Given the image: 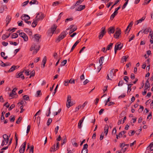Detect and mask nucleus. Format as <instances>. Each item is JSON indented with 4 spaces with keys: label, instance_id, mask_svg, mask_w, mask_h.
I'll return each mask as SVG.
<instances>
[{
    "label": "nucleus",
    "instance_id": "1",
    "mask_svg": "<svg viewBox=\"0 0 153 153\" xmlns=\"http://www.w3.org/2000/svg\"><path fill=\"white\" fill-rule=\"evenodd\" d=\"M40 48V46L38 43H33L31 46L30 51H33L32 53L33 54H36L38 52Z\"/></svg>",
    "mask_w": 153,
    "mask_h": 153
},
{
    "label": "nucleus",
    "instance_id": "2",
    "mask_svg": "<svg viewBox=\"0 0 153 153\" xmlns=\"http://www.w3.org/2000/svg\"><path fill=\"white\" fill-rule=\"evenodd\" d=\"M68 34V32L66 31H64L62 32L58 38L56 39V42H58L61 40L63 39Z\"/></svg>",
    "mask_w": 153,
    "mask_h": 153
},
{
    "label": "nucleus",
    "instance_id": "3",
    "mask_svg": "<svg viewBox=\"0 0 153 153\" xmlns=\"http://www.w3.org/2000/svg\"><path fill=\"white\" fill-rule=\"evenodd\" d=\"M45 17L44 14L42 12H38L36 13V16L35 19L38 22L42 20Z\"/></svg>",
    "mask_w": 153,
    "mask_h": 153
},
{
    "label": "nucleus",
    "instance_id": "4",
    "mask_svg": "<svg viewBox=\"0 0 153 153\" xmlns=\"http://www.w3.org/2000/svg\"><path fill=\"white\" fill-rule=\"evenodd\" d=\"M114 69L111 70L110 71L109 73V76L110 77H109V74H108L107 75V79L111 80V78H113V77L114 76H116V74H115L114 73Z\"/></svg>",
    "mask_w": 153,
    "mask_h": 153
},
{
    "label": "nucleus",
    "instance_id": "5",
    "mask_svg": "<svg viewBox=\"0 0 153 153\" xmlns=\"http://www.w3.org/2000/svg\"><path fill=\"white\" fill-rule=\"evenodd\" d=\"M55 145L54 144L52 147H51L50 149V151L51 152H55L57 150H58L59 147V142H57L56 143V148H55Z\"/></svg>",
    "mask_w": 153,
    "mask_h": 153
},
{
    "label": "nucleus",
    "instance_id": "6",
    "mask_svg": "<svg viewBox=\"0 0 153 153\" xmlns=\"http://www.w3.org/2000/svg\"><path fill=\"white\" fill-rule=\"evenodd\" d=\"M71 97L70 95L68 96L66 106L68 108H69L73 105L72 104L71 102Z\"/></svg>",
    "mask_w": 153,
    "mask_h": 153
},
{
    "label": "nucleus",
    "instance_id": "7",
    "mask_svg": "<svg viewBox=\"0 0 153 153\" xmlns=\"http://www.w3.org/2000/svg\"><path fill=\"white\" fill-rule=\"evenodd\" d=\"M102 30L99 33L98 38L99 39H101L104 35L105 34L106 32L105 31V27H103L102 28Z\"/></svg>",
    "mask_w": 153,
    "mask_h": 153
},
{
    "label": "nucleus",
    "instance_id": "8",
    "mask_svg": "<svg viewBox=\"0 0 153 153\" xmlns=\"http://www.w3.org/2000/svg\"><path fill=\"white\" fill-rule=\"evenodd\" d=\"M19 36L22 38L24 41L25 42H27L28 40V38L27 35L25 33L22 32L21 33L19 34Z\"/></svg>",
    "mask_w": 153,
    "mask_h": 153
},
{
    "label": "nucleus",
    "instance_id": "9",
    "mask_svg": "<svg viewBox=\"0 0 153 153\" xmlns=\"http://www.w3.org/2000/svg\"><path fill=\"white\" fill-rule=\"evenodd\" d=\"M26 146V142H24L21 146L19 152L20 153H23L25 151Z\"/></svg>",
    "mask_w": 153,
    "mask_h": 153
},
{
    "label": "nucleus",
    "instance_id": "10",
    "mask_svg": "<svg viewBox=\"0 0 153 153\" xmlns=\"http://www.w3.org/2000/svg\"><path fill=\"white\" fill-rule=\"evenodd\" d=\"M24 71L21 72L19 73H17L16 75V77L17 78L21 77L22 79H25V77L23 75V73L24 72Z\"/></svg>",
    "mask_w": 153,
    "mask_h": 153
},
{
    "label": "nucleus",
    "instance_id": "11",
    "mask_svg": "<svg viewBox=\"0 0 153 153\" xmlns=\"http://www.w3.org/2000/svg\"><path fill=\"white\" fill-rule=\"evenodd\" d=\"M117 29H118V30L116 31L114 35V37L116 39L118 38V37L119 36L121 33V30L120 29H118V28H117Z\"/></svg>",
    "mask_w": 153,
    "mask_h": 153
},
{
    "label": "nucleus",
    "instance_id": "12",
    "mask_svg": "<svg viewBox=\"0 0 153 153\" xmlns=\"http://www.w3.org/2000/svg\"><path fill=\"white\" fill-rule=\"evenodd\" d=\"M21 18L22 20H24L25 21L29 20L30 19V17L27 15L24 14L21 16Z\"/></svg>",
    "mask_w": 153,
    "mask_h": 153
},
{
    "label": "nucleus",
    "instance_id": "13",
    "mask_svg": "<svg viewBox=\"0 0 153 153\" xmlns=\"http://www.w3.org/2000/svg\"><path fill=\"white\" fill-rule=\"evenodd\" d=\"M123 47V44L119 43H117L115 46V48L118 49V50H120Z\"/></svg>",
    "mask_w": 153,
    "mask_h": 153
},
{
    "label": "nucleus",
    "instance_id": "14",
    "mask_svg": "<svg viewBox=\"0 0 153 153\" xmlns=\"http://www.w3.org/2000/svg\"><path fill=\"white\" fill-rule=\"evenodd\" d=\"M19 67V66L13 65L11 67L10 69L8 71V72H10L13 71L14 70Z\"/></svg>",
    "mask_w": 153,
    "mask_h": 153
},
{
    "label": "nucleus",
    "instance_id": "15",
    "mask_svg": "<svg viewBox=\"0 0 153 153\" xmlns=\"http://www.w3.org/2000/svg\"><path fill=\"white\" fill-rule=\"evenodd\" d=\"M115 31V28L114 27H110L108 29V33L109 34L113 33H114Z\"/></svg>",
    "mask_w": 153,
    "mask_h": 153
},
{
    "label": "nucleus",
    "instance_id": "16",
    "mask_svg": "<svg viewBox=\"0 0 153 153\" xmlns=\"http://www.w3.org/2000/svg\"><path fill=\"white\" fill-rule=\"evenodd\" d=\"M85 8V5H80L77 9H76V11H81Z\"/></svg>",
    "mask_w": 153,
    "mask_h": 153
},
{
    "label": "nucleus",
    "instance_id": "17",
    "mask_svg": "<svg viewBox=\"0 0 153 153\" xmlns=\"http://www.w3.org/2000/svg\"><path fill=\"white\" fill-rule=\"evenodd\" d=\"M11 19V17L10 16H7L6 19V26H7L8 24L10 23Z\"/></svg>",
    "mask_w": 153,
    "mask_h": 153
},
{
    "label": "nucleus",
    "instance_id": "18",
    "mask_svg": "<svg viewBox=\"0 0 153 153\" xmlns=\"http://www.w3.org/2000/svg\"><path fill=\"white\" fill-rule=\"evenodd\" d=\"M57 26L55 25H53L51 28V32L52 34L54 33V31L56 30Z\"/></svg>",
    "mask_w": 153,
    "mask_h": 153
},
{
    "label": "nucleus",
    "instance_id": "19",
    "mask_svg": "<svg viewBox=\"0 0 153 153\" xmlns=\"http://www.w3.org/2000/svg\"><path fill=\"white\" fill-rule=\"evenodd\" d=\"M150 88V83L148 81V79L146 81L145 85V90H147L148 88Z\"/></svg>",
    "mask_w": 153,
    "mask_h": 153
},
{
    "label": "nucleus",
    "instance_id": "20",
    "mask_svg": "<svg viewBox=\"0 0 153 153\" xmlns=\"http://www.w3.org/2000/svg\"><path fill=\"white\" fill-rule=\"evenodd\" d=\"M3 137L4 139L6 140V144H7L9 140V137L6 134H4L3 135Z\"/></svg>",
    "mask_w": 153,
    "mask_h": 153
},
{
    "label": "nucleus",
    "instance_id": "21",
    "mask_svg": "<svg viewBox=\"0 0 153 153\" xmlns=\"http://www.w3.org/2000/svg\"><path fill=\"white\" fill-rule=\"evenodd\" d=\"M24 31L26 33H28L29 35L32 34V32L31 30L28 28H26L24 29Z\"/></svg>",
    "mask_w": 153,
    "mask_h": 153
},
{
    "label": "nucleus",
    "instance_id": "22",
    "mask_svg": "<svg viewBox=\"0 0 153 153\" xmlns=\"http://www.w3.org/2000/svg\"><path fill=\"white\" fill-rule=\"evenodd\" d=\"M1 66L2 67H5L6 66H8L10 65H11V64L9 62H7L6 63H4L3 62L1 61Z\"/></svg>",
    "mask_w": 153,
    "mask_h": 153
},
{
    "label": "nucleus",
    "instance_id": "23",
    "mask_svg": "<svg viewBox=\"0 0 153 153\" xmlns=\"http://www.w3.org/2000/svg\"><path fill=\"white\" fill-rule=\"evenodd\" d=\"M40 38V36L39 34H36L34 35V38L36 41L37 42L39 41Z\"/></svg>",
    "mask_w": 153,
    "mask_h": 153
},
{
    "label": "nucleus",
    "instance_id": "24",
    "mask_svg": "<svg viewBox=\"0 0 153 153\" xmlns=\"http://www.w3.org/2000/svg\"><path fill=\"white\" fill-rule=\"evenodd\" d=\"M151 30L150 29V28L149 27H148L143 30V33H144L145 34H147L149 32L151 31Z\"/></svg>",
    "mask_w": 153,
    "mask_h": 153
},
{
    "label": "nucleus",
    "instance_id": "25",
    "mask_svg": "<svg viewBox=\"0 0 153 153\" xmlns=\"http://www.w3.org/2000/svg\"><path fill=\"white\" fill-rule=\"evenodd\" d=\"M145 18V16H143L141 19L137 20V23H136V25H138L139 23H141L144 20Z\"/></svg>",
    "mask_w": 153,
    "mask_h": 153
},
{
    "label": "nucleus",
    "instance_id": "26",
    "mask_svg": "<svg viewBox=\"0 0 153 153\" xmlns=\"http://www.w3.org/2000/svg\"><path fill=\"white\" fill-rule=\"evenodd\" d=\"M46 61H47V57L46 56H45L44 57V58L42 61V63H43V66L42 67V68H44L45 66V64L46 62Z\"/></svg>",
    "mask_w": 153,
    "mask_h": 153
},
{
    "label": "nucleus",
    "instance_id": "27",
    "mask_svg": "<svg viewBox=\"0 0 153 153\" xmlns=\"http://www.w3.org/2000/svg\"><path fill=\"white\" fill-rule=\"evenodd\" d=\"M38 22L35 19H33V22L32 24V26L33 27H35L37 25Z\"/></svg>",
    "mask_w": 153,
    "mask_h": 153
},
{
    "label": "nucleus",
    "instance_id": "28",
    "mask_svg": "<svg viewBox=\"0 0 153 153\" xmlns=\"http://www.w3.org/2000/svg\"><path fill=\"white\" fill-rule=\"evenodd\" d=\"M108 125H105L104 127V132L105 133V135H107L108 132Z\"/></svg>",
    "mask_w": 153,
    "mask_h": 153
},
{
    "label": "nucleus",
    "instance_id": "29",
    "mask_svg": "<svg viewBox=\"0 0 153 153\" xmlns=\"http://www.w3.org/2000/svg\"><path fill=\"white\" fill-rule=\"evenodd\" d=\"M131 27V26H130V25H129L127 27L125 31V33H128L130 31Z\"/></svg>",
    "mask_w": 153,
    "mask_h": 153
},
{
    "label": "nucleus",
    "instance_id": "30",
    "mask_svg": "<svg viewBox=\"0 0 153 153\" xmlns=\"http://www.w3.org/2000/svg\"><path fill=\"white\" fill-rule=\"evenodd\" d=\"M77 29L76 26H74V27L72 29H71L70 30V31L69 33V34H71L73 32L76 30Z\"/></svg>",
    "mask_w": 153,
    "mask_h": 153
},
{
    "label": "nucleus",
    "instance_id": "31",
    "mask_svg": "<svg viewBox=\"0 0 153 153\" xmlns=\"http://www.w3.org/2000/svg\"><path fill=\"white\" fill-rule=\"evenodd\" d=\"M29 4L31 5L32 4H38V1L36 0H33L31 1H30Z\"/></svg>",
    "mask_w": 153,
    "mask_h": 153
},
{
    "label": "nucleus",
    "instance_id": "32",
    "mask_svg": "<svg viewBox=\"0 0 153 153\" xmlns=\"http://www.w3.org/2000/svg\"><path fill=\"white\" fill-rule=\"evenodd\" d=\"M128 56H123L121 59V62L122 63L124 62H126V59L128 57Z\"/></svg>",
    "mask_w": 153,
    "mask_h": 153
},
{
    "label": "nucleus",
    "instance_id": "33",
    "mask_svg": "<svg viewBox=\"0 0 153 153\" xmlns=\"http://www.w3.org/2000/svg\"><path fill=\"white\" fill-rule=\"evenodd\" d=\"M104 56H101L100 58L99 63L101 65H102V64L104 60Z\"/></svg>",
    "mask_w": 153,
    "mask_h": 153
},
{
    "label": "nucleus",
    "instance_id": "34",
    "mask_svg": "<svg viewBox=\"0 0 153 153\" xmlns=\"http://www.w3.org/2000/svg\"><path fill=\"white\" fill-rule=\"evenodd\" d=\"M5 53L4 52H1V56L2 57H3L4 59H7L8 57L7 56L4 57V56L5 55Z\"/></svg>",
    "mask_w": 153,
    "mask_h": 153
},
{
    "label": "nucleus",
    "instance_id": "35",
    "mask_svg": "<svg viewBox=\"0 0 153 153\" xmlns=\"http://www.w3.org/2000/svg\"><path fill=\"white\" fill-rule=\"evenodd\" d=\"M78 44V42H76L72 47L70 52H72Z\"/></svg>",
    "mask_w": 153,
    "mask_h": 153
},
{
    "label": "nucleus",
    "instance_id": "36",
    "mask_svg": "<svg viewBox=\"0 0 153 153\" xmlns=\"http://www.w3.org/2000/svg\"><path fill=\"white\" fill-rule=\"evenodd\" d=\"M18 34L16 33H13L11 36V38L12 39H15L18 37Z\"/></svg>",
    "mask_w": 153,
    "mask_h": 153
},
{
    "label": "nucleus",
    "instance_id": "37",
    "mask_svg": "<svg viewBox=\"0 0 153 153\" xmlns=\"http://www.w3.org/2000/svg\"><path fill=\"white\" fill-rule=\"evenodd\" d=\"M113 43H110L109 45H108L107 47V50H110L112 47Z\"/></svg>",
    "mask_w": 153,
    "mask_h": 153
},
{
    "label": "nucleus",
    "instance_id": "38",
    "mask_svg": "<svg viewBox=\"0 0 153 153\" xmlns=\"http://www.w3.org/2000/svg\"><path fill=\"white\" fill-rule=\"evenodd\" d=\"M117 13L114 12L111 15L110 17V19L112 20L115 17V16L117 14Z\"/></svg>",
    "mask_w": 153,
    "mask_h": 153
},
{
    "label": "nucleus",
    "instance_id": "39",
    "mask_svg": "<svg viewBox=\"0 0 153 153\" xmlns=\"http://www.w3.org/2000/svg\"><path fill=\"white\" fill-rule=\"evenodd\" d=\"M135 133V131H129L128 134L129 136H132L134 135Z\"/></svg>",
    "mask_w": 153,
    "mask_h": 153
},
{
    "label": "nucleus",
    "instance_id": "40",
    "mask_svg": "<svg viewBox=\"0 0 153 153\" xmlns=\"http://www.w3.org/2000/svg\"><path fill=\"white\" fill-rule=\"evenodd\" d=\"M9 119H10V120L11 122H13L15 120V116H13V117H12V116H10Z\"/></svg>",
    "mask_w": 153,
    "mask_h": 153
},
{
    "label": "nucleus",
    "instance_id": "41",
    "mask_svg": "<svg viewBox=\"0 0 153 153\" xmlns=\"http://www.w3.org/2000/svg\"><path fill=\"white\" fill-rule=\"evenodd\" d=\"M24 99L25 100H29V97L28 95H25L23 96Z\"/></svg>",
    "mask_w": 153,
    "mask_h": 153
},
{
    "label": "nucleus",
    "instance_id": "42",
    "mask_svg": "<svg viewBox=\"0 0 153 153\" xmlns=\"http://www.w3.org/2000/svg\"><path fill=\"white\" fill-rule=\"evenodd\" d=\"M70 81L69 80L67 79L65 80L64 82V84L65 86H67L68 85V83H70Z\"/></svg>",
    "mask_w": 153,
    "mask_h": 153
},
{
    "label": "nucleus",
    "instance_id": "43",
    "mask_svg": "<svg viewBox=\"0 0 153 153\" xmlns=\"http://www.w3.org/2000/svg\"><path fill=\"white\" fill-rule=\"evenodd\" d=\"M82 120H79V122L78 123V128H82V123L83 122Z\"/></svg>",
    "mask_w": 153,
    "mask_h": 153
},
{
    "label": "nucleus",
    "instance_id": "44",
    "mask_svg": "<svg viewBox=\"0 0 153 153\" xmlns=\"http://www.w3.org/2000/svg\"><path fill=\"white\" fill-rule=\"evenodd\" d=\"M26 102L25 101H23V100L21 101L20 102H18L17 103L18 105L19 104H20V105H25L26 104Z\"/></svg>",
    "mask_w": 153,
    "mask_h": 153
},
{
    "label": "nucleus",
    "instance_id": "45",
    "mask_svg": "<svg viewBox=\"0 0 153 153\" xmlns=\"http://www.w3.org/2000/svg\"><path fill=\"white\" fill-rule=\"evenodd\" d=\"M67 62V60H64L62 62H61L60 65L61 66H63L65 65L66 63Z\"/></svg>",
    "mask_w": 153,
    "mask_h": 153
},
{
    "label": "nucleus",
    "instance_id": "46",
    "mask_svg": "<svg viewBox=\"0 0 153 153\" xmlns=\"http://www.w3.org/2000/svg\"><path fill=\"white\" fill-rule=\"evenodd\" d=\"M52 121V120L51 118H50L48 119V120L47 121V124L48 126H49L50 125V123H51Z\"/></svg>",
    "mask_w": 153,
    "mask_h": 153
},
{
    "label": "nucleus",
    "instance_id": "47",
    "mask_svg": "<svg viewBox=\"0 0 153 153\" xmlns=\"http://www.w3.org/2000/svg\"><path fill=\"white\" fill-rule=\"evenodd\" d=\"M30 76L29 78H31L32 76H34L35 75V71L34 70L32 71L30 73Z\"/></svg>",
    "mask_w": 153,
    "mask_h": 153
},
{
    "label": "nucleus",
    "instance_id": "48",
    "mask_svg": "<svg viewBox=\"0 0 153 153\" xmlns=\"http://www.w3.org/2000/svg\"><path fill=\"white\" fill-rule=\"evenodd\" d=\"M8 37H9V36H7V35H6L5 34H4L2 36L1 38L3 40H5L6 39H7Z\"/></svg>",
    "mask_w": 153,
    "mask_h": 153
},
{
    "label": "nucleus",
    "instance_id": "49",
    "mask_svg": "<svg viewBox=\"0 0 153 153\" xmlns=\"http://www.w3.org/2000/svg\"><path fill=\"white\" fill-rule=\"evenodd\" d=\"M83 1V0L82 1L81 0H79L77 1L75 4V5H76L77 6V5H78L79 4L81 3Z\"/></svg>",
    "mask_w": 153,
    "mask_h": 153
},
{
    "label": "nucleus",
    "instance_id": "50",
    "mask_svg": "<svg viewBox=\"0 0 153 153\" xmlns=\"http://www.w3.org/2000/svg\"><path fill=\"white\" fill-rule=\"evenodd\" d=\"M63 12H61L59 14L58 16V18L57 20V21L58 20H59L60 19L62 16L63 15Z\"/></svg>",
    "mask_w": 153,
    "mask_h": 153
},
{
    "label": "nucleus",
    "instance_id": "51",
    "mask_svg": "<svg viewBox=\"0 0 153 153\" xmlns=\"http://www.w3.org/2000/svg\"><path fill=\"white\" fill-rule=\"evenodd\" d=\"M133 85V84H132L128 85V90L127 92H128V91L129 90H130L129 92L131 91V87Z\"/></svg>",
    "mask_w": 153,
    "mask_h": 153
},
{
    "label": "nucleus",
    "instance_id": "52",
    "mask_svg": "<svg viewBox=\"0 0 153 153\" xmlns=\"http://www.w3.org/2000/svg\"><path fill=\"white\" fill-rule=\"evenodd\" d=\"M22 119V117H19L17 120L16 122V123L17 124H19L20 122L21 121Z\"/></svg>",
    "mask_w": 153,
    "mask_h": 153
},
{
    "label": "nucleus",
    "instance_id": "53",
    "mask_svg": "<svg viewBox=\"0 0 153 153\" xmlns=\"http://www.w3.org/2000/svg\"><path fill=\"white\" fill-rule=\"evenodd\" d=\"M151 0H145L143 4L145 5L148 4Z\"/></svg>",
    "mask_w": 153,
    "mask_h": 153
},
{
    "label": "nucleus",
    "instance_id": "54",
    "mask_svg": "<svg viewBox=\"0 0 153 153\" xmlns=\"http://www.w3.org/2000/svg\"><path fill=\"white\" fill-rule=\"evenodd\" d=\"M59 3V2L58 1L54 2L53 3L52 5L53 6H55L56 5H58Z\"/></svg>",
    "mask_w": 153,
    "mask_h": 153
},
{
    "label": "nucleus",
    "instance_id": "55",
    "mask_svg": "<svg viewBox=\"0 0 153 153\" xmlns=\"http://www.w3.org/2000/svg\"><path fill=\"white\" fill-rule=\"evenodd\" d=\"M140 108L138 110V111L140 113V112L142 111L144 109V107L143 106L140 105Z\"/></svg>",
    "mask_w": 153,
    "mask_h": 153
},
{
    "label": "nucleus",
    "instance_id": "56",
    "mask_svg": "<svg viewBox=\"0 0 153 153\" xmlns=\"http://www.w3.org/2000/svg\"><path fill=\"white\" fill-rule=\"evenodd\" d=\"M33 145L31 146L30 151L29 152L30 153H33Z\"/></svg>",
    "mask_w": 153,
    "mask_h": 153
},
{
    "label": "nucleus",
    "instance_id": "57",
    "mask_svg": "<svg viewBox=\"0 0 153 153\" xmlns=\"http://www.w3.org/2000/svg\"><path fill=\"white\" fill-rule=\"evenodd\" d=\"M88 103V102L87 101H86L83 104L82 106H81V108H82V109H83L85 106Z\"/></svg>",
    "mask_w": 153,
    "mask_h": 153
},
{
    "label": "nucleus",
    "instance_id": "58",
    "mask_svg": "<svg viewBox=\"0 0 153 153\" xmlns=\"http://www.w3.org/2000/svg\"><path fill=\"white\" fill-rule=\"evenodd\" d=\"M29 2V1H27L23 3L22 4V6L24 7Z\"/></svg>",
    "mask_w": 153,
    "mask_h": 153
},
{
    "label": "nucleus",
    "instance_id": "59",
    "mask_svg": "<svg viewBox=\"0 0 153 153\" xmlns=\"http://www.w3.org/2000/svg\"><path fill=\"white\" fill-rule=\"evenodd\" d=\"M15 107V105L14 104H13L11 105V106L9 107L8 110L9 111L11 110L13 108H14Z\"/></svg>",
    "mask_w": 153,
    "mask_h": 153
},
{
    "label": "nucleus",
    "instance_id": "60",
    "mask_svg": "<svg viewBox=\"0 0 153 153\" xmlns=\"http://www.w3.org/2000/svg\"><path fill=\"white\" fill-rule=\"evenodd\" d=\"M25 74L27 76H28L30 75V71H28V70H25Z\"/></svg>",
    "mask_w": 153,
    "mask_h": 153
},
{
    "label": "nucleus",
    "instance_id": "61",
    "mask_svg": "<svg viewBox=\"0 0 153 153\" xmlns=\"http://www.w3.org/2000/svg\"><path fill=\"white\" fill-rule=\"evenodd\" d=\"M59 128V126H56V127L55 128L54 131L56 134H57Z\"/></svg>",
    "mask_w": 153,
    "mask_h": 153
},
{
    "label": "nucleus",
    "instance_id": "62",
    "mask_svg": "<svg viewBox=\"0 0 153 153\" xmlns=\"http://www.w3.org/2000/svg\"><path fill=\"white\" fill-rule=\"evenodd\" d=\"M36 94H37V97H38L40 95L42 94L41 93V90H39L37 91L36 92Z\"/></svg>",
    "mask_w": 153,
    "mask_h": 153
},
{
    "label": "nucleus",
    "instance_id": "63",
    "mask_svg": "<svg viewBox=\"0 0 153 153\" xmlns=\"http://www.w3.org/2000/svg\"><path fill=\"white\" fill-rule=\"evenodd\" d=\"M126 96V94L125 93H123L120 96L118 97V98H123L124 97H125Z\"/></svg>",
    "mask_w": 153,
    "mask_h": 153
},
{
    "label": "nucleus",
    "instance_id": "64",
    "mask_svg": "<svg viewBox=\"0 0 153 153\" xmlns=\"http://www.w3.org/2000/svg\"><path fill=\"white\" fill-rule=\"evenodd\" d=\"M88 149H82L81 153H88Z\"/></svg>",
    "mask_w": 153,
    "mask_h": 153
}]
</instances>
